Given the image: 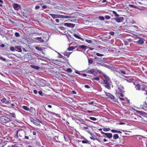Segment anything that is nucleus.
Listing matches in <instances>:
<instances>
[{
    "label": "nucleus",
    "mask_w": 147,
    "mask_h": 147,
    "mask_svg": "<svg viewBox=\"0 0 147 147\" xmlns=\"http://www.w3.org/2000/svg\"><path fill=\"white\" fill-rule=\"evenodd\" d=\"M1 122L4 123H7L11 121V119L5 116H2L0 118Z\"/></svg>",
    "instance_id": "f257e3e1"
},
{
    "label": "nucleus",
    "mask_w": 147,
    "mask_h": 147,
    "mask_svg": "<svg viewBox=\"0 0 147 147\" xmlns=\"http://www.w3.org/2000/svg\"><path fill=\"white\" fill-rule=\"evenodd\" d=\"M134 85H135V88L136 89V90H146V88H141L140 87V85L139 84L137 83V82L134 83Z\"/></svg>",
    "instance_id": "f03ea898"
},
{
    "label": "nucleus",
    "mask_w": 147,
    "mask_h": 147,
    "mask_svg": "<svg viewBox=\"0 0 147 147\" xmlns=\"http://www.w3.org/2000/svg\"><path fill=\"white\" fill-rule=\"evenodd\" d=\"M137 38L139 40L136 41H134L135 43H136L139 45H142L144 43L145 40L144 38L140 37H138Z\"/></svg>",
    "instance_id": "7ed1b4c3"
},
{
    "label": "nucleus",
    "mask_w": 147,
    "mask_h": 147,
    "mask_svg": "<svg viewBox=\"0 0 147 147\" xmlns=\"http://www.w3.org/2000/svg\"><path fill=\"white\" fill-rule=\"evenodd\" d=\"M111 20H115L117 22H122L124 20V18L122 17H117V18H112Z\"/></svg>",
    "instance_id": "20e7f679"
},
{
    "label": "nucleus",
    "mask_w": 147,
    "mask_h": 147,
    "mask_svg": "<svg viewBox=\"0 0 147 147\" xmlns=\"http://www.w3.org/2000/svg\"><path fill=\"white\" fill-rule=\"evenodd\" d=\"M136 119H138V120L136 121V122L142 123H146L145 121L140 116H137Z\"/></svg>",
    "instance_id": "39448f33"
},
{
    "label": "nucleus",
    "mask_w": 147,
    "mask_h": 147,
    "mask_svg": "<svg viewBox=\"0 0 147 147\" xmlns=\"http://www.w3.org/2000/svg\"><path fill=\"white\" fill-rule=\"evenodd\" d=\"M12 5L14 9L18 11L21 8L20 5L17 3H14Z\"/></svg>",
    "instance_id": "423d86ee"
},
{
    "label": "nucleus",
    "mask_w": 147,
    "mask_h": 147,
    "mask_svg": "<svg viewBox=\"0 0 147 147\" xmlns=\"http://www.w3.org/2000/svg\"><path fill=\"white\" fill-rule=\"evenodd\" d=\"M64 25L67 27L73 28L74 27L75 24L71 23H64Z\"/></svg>",
    "instance_id": "0eeeda50"
},
{
    "label": "nucleus",
    "mask_w": 147,
    "mask_h": 147,
    "mask_svg": "<svg viewBox=\"0 0 147 147\" xmlns=\"http://www.w3.org/2000/svg\"><path fill=\"white\" fill-rule=\"evenodd\" d=\"M29 111H28L31 113V114L32 115H34L36 114V111L34 108L33 107H31L30 109H29Z\"/></svg>",
    "instance_id": "6e6552de"
},
{
    "label": "nucleus",
    "mask_w": 147,
    "mask_h": 147,
    "mask_svg": "<svg viewBox=\"0 0 147 147\" xmlns=\"http://www.w3.org/2000/svg\"><path fill=\"white\" fill-rule=\"evenodd\" d=\"M74 17H71V16H65L62 15H58V18H75Z\"/></svg>",
    "instance_id": "1a4fd4ad"
},
{
    "label": "nucleus",
    "mask_w": 147,
    "mask_h": 147,
    "mask_svg": "<svg viewBox=\"0 0 147 147\" xmlns=\"http://www.w3.org/2000/svg\"><path fill=\"white\" fill-rule=\"evenodd\" d=\"M125 80L129 82H133V79L131 77L129 76L126 79H124Z\"/></svg>",
    "instance_id": "9d476101"
},
{
    "label": "nucleus",
    "mask_w": 147,
    "mask_h": 147,
    "mask_svg": "<svg viewBox=\"0 0 147 147\" xmlns=\"http://www.w3.org/2000/svg\"><path fill=\"white\" fill-rule=\"evenodd\" d=\"M1 102L3 103L6 104H10V102L9 101L7 100L5 98H3L1 100Z\"/></svg>",
    "instance_id": "9b49d317"
},
{
    "label": "nucleus",
    "mask_w": 147,
    "mask_h": 147,
    "mask_svg": "<svg viewBox=\"0 0 147 147\" xmlns=\"http://www.w3.org/2000/svg\"><path fill=\"white\" fill-rule=\"evenodd\" d=\"M105 93L106 95L111 99H113L114 98V96L110 93L108 92H105Z\"/></svg>",
    "instance_id": "f8f14e48"
},
{
    "label": "nucleus",
    "mask_w": 147,
    "mask_h": 147,
    "mask_svg": "<svg viewBox=\"0 0 147 147\" xmlns=\"http://www.w3.org/2000/svg\"><path fill=\"white\" fill-rule=\"evenodd\" d=\"M120 92H123L124 87L121 85L117 86Z\"/></svg>",
    "instance_id": "ddd939ff"
},
{
    "label": "nucleus",
    "mask_w": 147,
    "mask_h": 147,
    "mask_svg": "<svg viewBox=\"0 0 147 147\" xmlns=\"http://www.w3.org/2000/svg\"><path fill=\"white\" fill-rule=\"evenodd\" d=\"M85 71L86 73L90 74H93L95 72V70L94 69H92L88 71H87V69H86L85 70Z\"/></svg>",
    "instance_id": "4468645a"
},
{
    "label": "nucleus",
    "mask_w": 147,
    "mask_h": 147,
    "mask_svg": "<svg viewBox=\"0 0 147 147\" xmlns=\"http://www.w3.org/2000/svg\"><path fill=\"white\" fill-rule=\"evenodd\" d=\"M103 82L105 84L104 85L110 84L111 83V82L110 80H103Z\"/></svg>",
    "instance_id": "2eb2a0df"
},
{
    "label": "nucleus",
    "mask_w": 147,
    "mask_h": 147,
    "mask_svg": "<svg viewBox=\"0 0 147 147\" xmlns=\"http://www.w3.org/2000/svg\"><path fill=\"white\" fill-rule=\"evenodd\" d=\"M105 136L109 138H111L112 137V134L111 133H106Z\"/></svg>",
    "instance_id": "dca6fc26"
},
{
    "label": "nucleus",
    "mask_w": 147,
    "mask_h": 147,
    "mask_svg": "<svg viewBox=\"0 0 147 147\" xmlns=\"http://www.w3.org/2000/svg\"><path fill=\"white\" fill-rule=\"evenodd\" d=\"M30 67L34 69H36L37 70L39 69H40V67L38 66L34 65H31Z\"/></svg>",
    "instance_id": "f3484780"
},
{
    "label": "nucleus",
    "mask_w": 147,
    "mask_h": 147,
    "mask_svg": "<svg viewBox=\"0 0 147 147\" xmlns=\"http://www.w3.org/2000/svg\"><path fill=\"white\" fill-rule=\"evenodd\" d=\"M49 14L53 19L58 18V15L54 14L52 13Z\"/></svg>",
    "instance_id": "a211bd4d"
},
{
    "label": "nucleus",
    "mask_w": 147,
    "mask_h": 147,
    "mask_svg": "<svg viewBox=\"0 0 147 147\" xmlns=\"http://www.w3.org/2000/svg\"><path fill=\"white\" fill-rule=\"evenodd\" d=\"M73 35L75 37H76L77 38H78L79 39H80L82 40H83V38H82L78 34H73Z\"/></svg>",
    "instance_id": "6ab92c4d"
},
{
    "label": "nucleus",
    "mask_w": 147,
    "mask_h": 147,
    "mask_svg": "<svg viewBox=\"0 0 147 147\" xmlns=\"http://www.w3.org/2000/svg\"><path fill=\"white\" fill-rule=\"evenodd\" d=\"M36 40H37L38 42H43V40L41 37H37Z\"/></svg>",
    "instance_id": "aec40b11"
},
{
    "label": "nucleus",
    "mask_w": 147,
    "mask_h": 147,
    "mask_svg": "<svg viewBox=\"0 0 147 147\" xmlns=\"http://www.w3.org/2000/svg\"><path fill=\"white\" fill-rule=\"evenodd\" d=\"M71 53L66 51L63 53V55H64L69 57Z\"/></svg>",
    "instance_id": "412c9836"
},
{
    "label": "nucleus",
    "mask_w": 147,
    "mask_h": 147,
    "mask_svg": "<svg viewBox=\"0 0 147 147\" xmlns=\"http://www.w3.org/2000/svg\"><path fill=\"white\" fill-rule=\"evenodd\" d=\"M21 130L22 131V129H18L17 130V131H16V134L14 137L15 138H18V133L19 131H20Z\"/></svg>",
    "instance_id": "4be33fe9"
},
{
    "label": "nucleus",
    "mask_w": 147,
    "mask_h": 147,
    "mask_svg": "<svg viewBox=\"0 0 147 147\" xmlns=\"http://www.w3.org/2000/svg\"><path fill=\"white\" fill-rule=\"evenodd\" d=\"M79 48H81L82 49H87V47L84 45H80L79 46Z\"/></svg>",
    "instance_id": "5701e85b"
},
{
    "label": "nucleus",
    "mask_w": 147,
    "mask_h": 147,
    "mask_svg": "<svg viewBox=\"0 0 147 147\" xmlns=\"http://www.w3.org/2000/svg\"><path fill=\"white\" fill-rule=\"evenodd\" d=\"M30 120L34 124H36V121L32 117L30 118Z\"/></svg>",
    "instance_id": "b1692460"
},
{
    "label": "nucleus",
    "mask_w": 147,
    "mask_h": 147,
    "mask_svg": "<svg viewBox=\"0 0 147 147\" xmlns=\"http://www.w3.org/2000/svg\"><path fill=\"white\" fill-rule=\"evenodd\" d=\"M119 138V136H118V135L117 134H114L113 135V138L114 139H118Z\"/></svg>",
    "instance_id": "393cba45"
},
{
    "label": "nucleus",
    "mask_w": 147,
    "mask_h": 147,
    "mask_svg": "<svg viewBox=\"0 0 147 147\" xmlns=\"http://www.w3.org/2000/svg\"><path fill=\"white\" fill-rule=\"evenodd\" d=\"M16 48L18 50V51L19 52H21L22 51V50L20 46H16Z\"/></svg>",
    "instance_id": "a878e982"
},
{
    "label": "nucleus",
    "mask_w": 147,
    "mask_h": 147,
    "mask_svg": "<svg viewBox=\"0 0 147 147\" xmlns=\"http://www.w3.org/2000/svg\"><path fill=\"white\" fill-rule=\"evenodd\" d=\"M22 108L24 110L27 111H29V108L27 107L26 106H23L22 107Z\"/></svg>",
    "instance_id": "bb28decb"
},
{
    "label": "nucleus",
    "mask_w": 147,
    "mask_h": 147,
    "mask_svg": "<svg viewBox=\"0 0 147 147\" xmlns=\"http://www.w3.org/2000/svg\"><path fill=\"white\" fill-rule=\"evenodd\" d=\"M110 84H108L106 85H104V86L106 88L108 89H110L111 88V87L110 85Z\"/></svg>",
    "instance_id": "cd10ccee"
},
{
    "label": "nucleus",
    "mask_w": 147,
    "mask_h": 147,
    "mask_svg": "<svg viewBox=\"0 0 147 147\" xmlns=\"http://www.w3.org/2000/svg\"><path fill=\"white\" fill-rule=\"evenodd\" d=\"M75 49V48L74 47L71 46V47H70L69 48H68L67 49V50L68 51H72L73 50H74Z\"/></svg>",
    "instance_id": "c85d7f7f"
},
{
    "label": "nucleus",
    "mask_w": 147,
    "mask_h": 147,
    "mask_svg": "<svg viewBox=\"0 0 147 147\" xmlns=\"http://www.w3.org/2000/svg\"><path fill=\"white\" fill-rule=\"evenodd\" d=\"M45 110L47 111L49 113H50L51 114H52L53 115H55L56 114V113H55L51 111H49L47 110L46 109H45Z\"/></svg>",
    "instance_id": "c756f323"
},
{
    "label": "nucleus",
    "mask_w": 147,
    "mask_h": 147,
    "mask_svg": "<svg viewBox=\"0 0 147 147\" xmlns=\"http://www.w3.org/2000/svg\"><path fill=\"white\" fill-rule=\"evenodd\" d=\"M113 14L116 17H118L119 16V15L117 14V12L115 11H113Z\"/></svg>",
    "instance_id": "7c9ffc66"
},
{
    "label": "nucleus",
    "mask_w": 147,
    "mask_h": 147,
    "mask_svg": "<svg viewBox=\"0 0 147 147\" xmlns=\"http://www.w3.org/2000/svg\"><path fill=\"white\" fill-rule=\"evenodd\" d=\"M82 142L83 144H87L88 143L89 141L88 140H82Z\"/></svg>",
    "instance_id": "2f4dec72"
},
{
    "label": "nucleus",
    "mask_w": 147,
    "mask_h": 147,
    "mask_svg": "<svg viewBox=\"0 0 147 147\" xmlns=\"http://www.w3.org/2000/svg\"><path fill=\"white\" fill-rule=\"evenodd\" d=\"M103 77L104 78H105V80H110V79L109 78L108 76H107L106 75L104 74L103 75Z\"/></svg>",
    "instance_id": "473e14b6"
},
{
    "label": "nucleus",
    "mask_w": 147,
    "mask_h": 147,
    "mask_svg": "<svg viewBox=\"0 0 147 147\" xmlns=\"http://www.w3.org/2000/svg\"><path fill=\"white\" fill-rule=\"evenodd\" d=\"M98 19L99 20H105V18L102 16H100L99 17Z\"/></svg>",
    "instance_id": "72a5a7b5"
},
{
    "label": "nucleus",
    "mask_w": 147,
    "mask_h": 147,
    "mask_svg": "<svg viewBox=\"0 0 147 147\" xmlns=\"http://www.w3.org/2000/svg\"><path fill=\"white\" fill-rule=\"evenodd\" d=\"M80 121L82 124H84L86 125V122L85 121H84L83 119H81Z\"/></svg>",
    "instance_id": "f704fd0d"
},
{
    "label": "nucleus",
    "mask_w": 147,
    "mask_h": 147,
    "mask_svg": "<svg viewBox=\"0 0 147 147\" xmlns=\"http://www.w3.org/2000/svg\"><path fill=\"white\" fill-rule=\"evenodd\" d=\"M111 130L110 129V128H104L103 129V130L104 131H109Z\"/></svg>",
    "instance_id": "c9c22d12"
},
{
    "label": "nucleus",
    "mask_w": 147,
    "mask_h": 147,
    "mask_svg": "<svg viewBox=\"0 0 147 147\" xmlns=\"http://www.w3.org/2000/svg\"><path fill=\"white\" fill-rule=\"evenodd\" d=\"M66 71L67 72H69V73H71L72 71V70L70 68H68V69H67L66 70Z\"/></svg>",
    "instance_id": "e433bc0d"
},
{
    "label": "nucleus",
    "mask_w": 147,
    "mask_h": 147,
    "mask_svg": "<svg viewBox=\"0 0 147 147\" xmlns=\"http://www.w3.org/2000/svg\"><path fill=\"white\" fill-rule=\"evenodd\" d=\"M101 65L106 68H110V66L109 65L107 64Z\"/></svg>",
    "instance_id": "4c0bfd02"
},
{
    "label": "nucleus",
    "mask_w": 147,
    "mask_h": 147,
    "mask_svg": "<svg viewBox=\"0 0 147 147\" xmlns=\"http://www.w3.org/2000/svg\"><path fill=\"white\" fill-rule=\"evenodd\" d=\"M93 61L90 59H88V62L89 63V65H90V64H91L93 63Z\"/></svg>",
    "instance_id": "58836bf2"
},
{
    "label": "nucleus",
    "mask_w": 147,
    "mask_h": 147,
    "mask_svg": "<svg viewBox=\"0 0 147 147\" xmlns=\"http://www.w3.org/2000/svg\"><path fill=\"white\" fill-rule=\"evenodd\" d=\"M89 119H90L94 121H96L97 120V119L96 118L92 117H90Z\"/></svg>",
    "instance_id": "ea45409f"
},
{
    "label": "nucleus",
    "mask_w": 147,
    "mask_h": 147,
    "mask_svg": "<svg viewBox=\"0 0 147 147\" xmlns=\"http://www.w3.org/2000/svg\"><path fill=\"white\" fill-rule=\"evenodd\" d=\"M105 18L107 20L110 19H111V17L110 16L108 15H106L105 16Z\"/></svg>",
    "instance_id": "a19ab883"
},
{
    "label": "nucleus",
    "mask_w": 147,
    "mask_h": 147,
    "mask_svg": "<svg viewBox=\"0 0 147 147\" xmlns=\"http://www.w3.org/2000/svg\"><path fill=\"white\" fill-rule=\"evenodd\" d=\"M99 79H100V78L99 77H95V78H93L92 79V80L93 81H94V80H96L98 81L99 80Z\"/></svg>",
    "instance_id": "79ce46f5"
},
{
    "label": "nucleus",
    "mask_w": 147,
    "mask_h": 147,
    "mask_svg": "<svg viewBox=\"0 0 147 147\" xmlns=\"http://www.w3.org/2000/svg\"><path fill=\"white\" fill-rule=\"evenodd\" d=\"M69 21L70 22H76V21H77V20L76 19H75L72 20H69Z\"/></svg>",
    "instance_id": "37998d69"
},
{
    "label": "nucleus",
    "mask_w": 147,
    "mask_h": 147,
    "mask_svg": "<svg viewBox=\"0 0 147 147\" xmlns=\"http://www.w3.org/2000/svg\"><path fill=\"white\" fill-rule=\"evenodd\" d=\"M10 50L12 51H14L15 50V49L13 47H10Z\"/></svg>",
    "instance_id": "c03bdc74"
},
{
    "label": "nucleus",
    "mask_w": 147,
    "mask_h": 147,
    "mask_svg": "<svg viewBox=\"0 0 147 147\" xmlns=\"http://www.w3.org/2000/svg\"><path fill=\"white\" fill-rule=\"evenodd\" d=\"M85 41L86 42H88V43H91L92 42V40H90L86 39V40Z\"/></svg>",
    "instance_id": "a18cd8bd"
},
{
    "label": "nucleus",
    "mask_w": 147,
    "mask_h": 147,
    "mask_svg": "<svg viewBox=\"0 0 147 147\" xmlns=\"http://www.w3.org/2000/svg\"><path fill=\"white\" fill-rule=\"evenodd\" d=\"M90 138L91 139L93 140H95L96 139V137L95 136H92V137H90Z\"/></svg>",
    "instance_id": "49530a36"
},
{
    "label": "nucleus",
    "mask_w": 147,
    "mask_h": 147,
    "mask_svg": "<svg viewBox=\"0 0 147 147\" xmlns=\"http://www.w3.org/2000/svg\"><path fill=\"white\" fill-rule=\"evenodd\" d=\"M0 59L3 61H6V59L1 56H0Z\"/></svg>",
    "instance_id": "de8ad7c7"
},
{
    "label": "nucleus",
    "mask_w": 147,
    "mask_h": 147,
    "mask_svg": "<svg viewBox=\"0 0 147 147\" xmlns=\"http://www.w3.org/2000/svg\"><path fill=\"white\" fill-rule=\"evenodd\" d=\"M118 131H117V130H114V129H112L111 130V131L113 132V133H118Z\"/></svg>",
    "instance_id": "09e8293b"
},
{
    "label": "nucleus",
    "mask_w": 147,
    "mask_h": 147,
    "mask_svg": "<svg viewBox=\"0 0 147 147\" xmlns=\"http://www.w3.org/2000/svg\"><path fill=\"white\" fill-rule=\"evenodd\" d=\"M96 55L97 56H103V55L101 54H100L98 53H96Z\"/></svg>",
    "instance_id": "8fccbe9b"
},
{
    "label": "nucleus",
    "mask_w": 147,
    "mask_h": 147,
    "mask_svg": "<svg viewBox=\"0 0 147 147\" xmlns=\"http://www.w3.org/2000/svg\"><path fill=\"white\" fill-rule=\"evenodd\" d=\"M40 8V6L37 5H36L35 6V9H38Z\"/></svg>",
    "instance_id": "3c124183"
},
{
    "label": "nucleus",
    "mask_w": 147,
    "mask_h": 147,
    "mask_svg": "<svg viewBox=\"0 0 147 147\" xmlns=\"http://www.w3.org/2000/svg\"><path fill=\"white\" fill-rule=\"evenodd\" d=\"M124 43L125 45H129V42H128L126 40H125L124 41Z\"/></svg>",
    "instance_id": "603ef678"
},
{
    "label": "nucleus",
    "mask_w": 147,
    "mask_h": 147,
    "mask_svg": "<svg viewBox=\"0 0 147 147\" xmlns=\"http://www.w3.org/2000/svg\"><path fill=\"white\" fill-rule=\"evenodd\" d=\"M57 53L59 55V57L60 58H63V57H64L61 54L57 52Z\"/></svg>",
    "instance_id": "864d4df0"
},
{
    "label": "nucleus",
    "mask_w": 147,
    "mask_h": 147,
    "mask_svg": "<svg viewBox=\"0 0 147 147\" xmlns=\"http://www.w3.org/2000/svg\"><path fill=\"white\" fill-rule=\"evenodd\" d=\"M15 36L17 37H19L20 36V35L19 33L18 32H16L15 34Z\"/></svg>",
    "instance_id": "5fc2aeb1"
},
{
    "label": "nucleus",
    "mask_w": 147,
    "mask_h": 147,
    "mask_svg": "<svg viewBox=\"0 0 147 147\" xmlns=\"http://www.w3.org/2000/svg\"><path fill=\"white\" fill-rule=\"evenodd\" d=\"M11 116L13 117H15V114L14 113H12L11 114Z\"/></svg>",
    "instance_id": "6e6d98bb"
},
{
    "label": "nucleus",
    "mask_w": 147,
    "mask_h": 147,
    "mask_svg": "<svg viewBox=\"0 0 147 147\" xmlns=\"http://www.w3.org/2000/svg\"><path fill=\"white\" fill-rule=\"evenodd\" d=\"M120 72L121 73L123 74H126V73H125V72L124 71H123V70H121V71H120Z\"/></svg>",
    "instance_id": "4d7b16f0"
},
{
    "label": "nucleus",
    "mask_w": 147,
    "mask_h": 147,
    "mask_svg": "<svg viewBox=\"0 0 147 147\" xmlns=\"http://www.w3.org/2000/svg\"><path fill=\"white\" fill-rule=\"evenodd\" d=\"M75 73L77 74L80 75L81 73L80 72V71L78 70H76L75 71Z\"/></svg>",
    "instance_id": "13d9d810"
},
{
    "label": "nucleus",
    "mask_w": 147,
    "mask_h": 147,
    "mask_svg": "<svg viewBox=\"0 0 147 147\" xmlns=\"http://www.w3.org/2000/svg\"><path fill=\"white\" fill-rule=\"evenodd\" d=\"M94 103H95V102H94V101H91V102H88V104L89 105L91 104L93 105Z\"/></svg>",
    "instance_id": "bf43d9fd"
},
{
    "label": "nucleus",
    "mask_w": 147,
    "mask_h": 147,
    "mask_svg": "<svg viewBox=\"0 0 147 147\" xmlns=\"http://www.w3.org/2000/svg\"><path fill=\"white\" fill-rule=\"evenodd\" d=\"M42 8L43 9H45L47 8V6L45 5H43L42 6Z\"/></svg>",
    "instance_id": "052dcab7"
},
{
    "label": "nucleus",
    "mask_w": 147,
    "mask_h": 147,
    "mask_svg": "<svg viewBox=\"0 0 147 147\" xmlns=\"http://www.w3.org/2000/svg\"><path fill=\"white\" fill-rule=\"evenodd\" d=\"M80 75L84 76L86 77L87 76V74H84V73H81V74Z\"/></svg>",
    "instance_id": "680f3d73"
},
{
    "label": "nucleus",
    "mask_w": 147,
    "mask_h": 147,
    "mask_svg": "<svg viewBox=\"0 0 147 147\" xmlns=\"http://www.w3.org/2000/svg\"><path fill=\"white\" fill-rule=\"evenodd\" d=\"M114 34V32H113L111 31V32H109V34L111 35H113Z\"/></svg>",
    "instance_id": "e2e57ef3"
},
{
    "label": "nucleus",
    "mask_w": 147,
    "mask_h": 147,
    "mask_svg": "<svg viewBox=\"0 0 147 147\" xmlns=\"http://www.w3.org/2000/svg\"><path fill=\"white\" fill-rule=\"evenodd\" d=\"M35 48L36 49H37L38 50H39V51L41 50V49L38 47H35Z\"/></svg>",
    "instance_id": "0e129e2a"
},
{
    "label": "nucleus",
    "mask_w": 147,
    "mask_h": 147,
    "mask_svg": "<svg viewBox=\"0 0 147 147\" xmlns=\"http://www.w3.org/2000/svg\"><path fill=\"white\" fill-rule=\"evenodd\" d=\"M38 93L41 96L42 95V92L41 91H38Z\"/></svg>",
    "instance_id": "69168bd1"
},
{
    "label": "nucleus",
    "mask_w": 147,
    "mask_h": 147,
    "mask_svg": "<svg viewBox=\"0 0 147 147\" xmlns=\"http://www.w3.org/2000/svg\"><path fill=\"white\" fill-rule=\"evenodd\" d=\"M85 87L87 88H90V86L88 85H85Z\"/></svg>",
    "instance_id": "338daca9"
},
{
    "label": "nucleus",
    "mask_w": 147,
    "mask_h": 147,
    "mask_svg": "<svg viewBox=\"0 0 147 147\" xmlns=\"http://www.w3.org/2000/svg\"><path fill=\"white\" fill-rule=\"evenodd\" d=\"M12 147H18L17 145H16V144H14L13 145H12Z\"/></svg>",
    "instance_id": "774afa93"
}]
</instances>
